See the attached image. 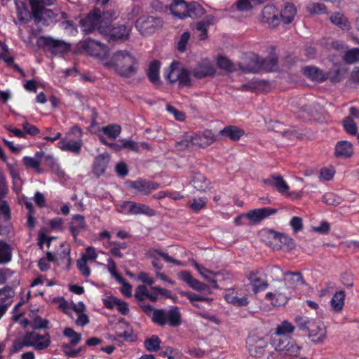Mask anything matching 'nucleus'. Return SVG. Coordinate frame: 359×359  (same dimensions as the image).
<instances>
[{"mask_svg": "<svg viewBox=\"0 0 359 359\" xmlns=\"http://www.w3.org/2000/svg\"><path fill=\"white\" fill-rule=\"evenodd\" d=\"M269 344L271 346L278 351H284L287 347V343L290 341V337L283 336L276 333L270 332L269 334Z\"/></svg>", "mask_w": 359, "mask_h": 359, "instance_id": "nucleus-23", "label": "nucleus"}, {"mask_svg": "<svg viewBox=\"0 0 359 359\" xmlns=\"http://www.w3.org/2000/svg\"><path fill=\"white\" fill-rule=\"evenodd\" d=\"M107 163L103 157H97L93 164V172L97 177L101 176L105 171Z\"/></svg>", "mask_w": 359, "mask_h": 359, "instance_id": "nucleus-49", "label": "nucleus"}, {"mask_svg": "<svg viewBox=\"0 0 359 359\" xmlns=\"http://www.w3.org/2000/svg\"><path fill=\"white\" fill-rule=\"evenodd\" d=\"M96 48L104 50L106 46L100 41L93 40L90 37L84 40L82 43V48L92 55H98L100 54L99 52L97 51Z\"/></svg>", "mask_w": 359, "mask_h": 359, "instance_id": "nucleus-35", "label": "nucleus"}, {"mask_svg": "<svg viewBox=\"0 0 359 359\" xmlns=\"http://www.w3.org/2000/svg\"><path fill=\"white\" fill-rule=\"evenodd\" d=\"M161 340L158 336L154 334L144 340V347L149 351H156L160 348Z\"/></svg>", "mask_w": 359, "mask_h": 359, "instance_id": "nucleus-46", "label": "nucleus"}, {"mask_svg": "<svg viewBox=\"0 0 359 359\" xmlns=\"http://www.w3.org/2000/svg\"><path fill=\"white\" fill-rule=\"evenodd\" d=\"M189 3L184 0H174L170 6L171 13L180 19L187 18Z\"/></svg>", "mask_w": 359, "mask_h": 359, "instance_id": "nucleus-24", "label": "nucleus"}, {"mask_svg": "<svg viewBox=\"0 0 359 359\" xmlns=\"http://www.w3.org/2000/svg\"><path fill=\"white\" fill-rule=\"evenodd\" d=\"M330 20L332 24L337 26L343 30H349L351 29V23L347 18L340 12H337L330 15Z\"/></svg>", "mask_w": 359, "mask_h": 359, "instance_id": "nucleus-33", "label": "nucleus"}, {"mask_svg": "<svg viewBox=\"0 0 359 359\" xmlns=\"http://www.w3.org/2000/svg\"><path fill=\"white\" fill-rule=\"evenodd\" d=\"M192 73L195 78L200 79L214 75L215 69L209 60H204L198 64V65L193 69Z\"/></svg>", "mask_w": 359, "mask_h": 359, "instance_id": "nucleus-18", "label": "nucleus"}, {"mask_svg": "<svg viewBox=\"0 0 359 359\" xmlns=\"http://www.w3.org/2000/svg\"><path fill=\"white\" fill-rule=\"evenodd\" d=\"M290 225L294 233H297L303 229V220L299 217H293L290 222Z\"/></svg>", "mask_w": 359, "mask_h": 359, "instance_id": "nucleus-63", "label": "nucleus"}, {"mask_svg": "<svg viewBox=\"0 0 359 359\" xmlns=\"http://www.w3.org/2000/svg\"><path fill=\"white\" fill-rule=\"evenodd\" d=\"M284 280L285 283L282 286H285L288 290L305 284L304 277L300 272H286L284 274Z\"/></svg>", "mask_w": 359, "mask_h": 359, "instance_id": "nucleus-19", "label": "nucleus"}, {"mask_svg": "<svg viewBox=\"0 0 359 359\" xmlns=\"http://www.w3.org/2000/svg\"><path fill=\"white\" fill-rule=\"evenodd\" d=\"M59 148L63 151H69L75 154H79L81 151V144L76 141L62 140L58 142Z\"/></svg>", "mask_w": 359, "mask_h": 359, "instance_id": "nucleus-44", "label": "nucleus"}, {"mask_svg": "<svg viewBox=\"0 0 359 359\" xmlns=\"http://www.w3.org/2000/svg\"><path fill=\"white\" fill-rule=\"evenodd\" d=\"M278 212V209L271 208H262L250 210L245 214V217L253 224L260 223L264 219Z\"/></svg>", "mask_w": 359, "mask_h": 359, "instance_id": "nucleus-14", "label": "nucleus"}, {"mask_svg": "<svg viewBox=\"0 0 359 359\" xmlns=\"http://www.w3.org/2000/svg\"><path fill=\"white\" fill-rule=\"evenodd\" d=\"M121 128L117 124H109L102 128V132L110 138H116L121 133Z\"/></svg>", "mask_w": 359, "mask_h": 359, "instance_id": "nucleus-50", "label": "nucleus"}, {"mask_svg": "<svg viewBox=\"0 0 359 359\" xmlns=\"http://www.w3.org/2000/svg\"><path fill=\"white\" fill-rule=\"evenodd\" d=\"M12 252L10 245L0 241V264H6L11 261Z\"/></svg>", "mask_w": 359, "mask_h": 359, "instance_id": "nucleus-42", "label": "nucleus"}, {"mask_svg": "<svg viewBox=\"0 0 359 359\" xmlns=\"http://www.w3.org/2000/svg\"><path fill=\"white\" fill-rule=\"evenodd\" d=\"M262 21L273 26L278 25V11L275 6L271 5L264 6L262 12Z\"/></svg>", "mask_w": 359, "mask_h": 359, "instance_id": "nucleus-27", "label": "nucleus"}, {"mask_svg": "<svg viewBox=\"0 0 359 359\" xmlns=\"http://www.w3.org/2000/svg\"><path fill=\"white\" fill-rule=\"evenodd\" d=\"M194 266L201 276L205 279L210 283H216L215 280L212 276V275H214V273L212 271L207 269L205 267L201 266L196 262L194 263Z\"/></svg>", "mask_w": 359, "mask_h": 359, "instance_id": "nucleus-54", "label": "nucleus"}, {"mask_svg": "<svg viewBox=\"0 0 359 359\" xmlns=\"http://www.w3.org/2000/svg\"><path fill=\"white\" fill-rule=\"evenodd\" d=\"M116 18V13L114 9L94 8L86 18L80 20L79 25L85 34L93 32L95 29L102 34L109 36V41H125L130 34V28L125 25H114L111 22Z\"/></svg>", "mask_w": 359, "mask_h": 359, "instance_id": "nucleus-1", "label": "nucleus"}, {"mask_svg": "<svg viewBox=\"0 0 359 359\" xmlns=\"http://www.w3.org/2000/svg\"><path fill=\"white\" fill-rule=\"evenodd\" d=\"M313 320L306 316H298L295 318L294 322L300 330L308 332Z\"/></svg>", "mask_w": 359, "mask_h": 359, "instance_id": "nucleus-48", "label": "nucleus"}, {"mask_svg": "<svg viewBox=\"0 0 359 359\" xmlns=\"http://www.w3.org/2000/svg\"><path fill=\"white\" fill-rule=\"evenodd\" d=\"M133 201H125L120 204L116 205V210L119 213L124 215H131L133 209Z\"/></svg>", "mask_w": 359, "mask_h": 359, "instance_id": "nucleus-59", "label": "nucleus"}, {"mask_svg": "<svg viewBox=\"0 0 359 359\" xmlns=\"http://www.w3.org/2000/svg\"><path fill=\"white\" fill-rule=\"evenodd\" d=\"M247 278L250 280L254 294L264 291L269 285L266 275L259 270L250 271Z\"/></svg>", "mask_w": 359, "mask_h": 359, "instance_id": "nucleus-9", "label": "nucleus"}, {"mask_svg": "<svg viewBox=\"0 0 359 359\" xmlns=\"http://www.w3.org/2000/svg\"><path fill=\"white\" fill-rule=\"evenodd\" d=\"M308 336L313 343L323 342L327 336L324 323L320 320H313L308 331Z\"/></svg>", "mask_w": 359, "mask_h": 359, "instance_id": "nucleus-15", "label": "nucleus"}, {"mask_svg": "<svg viewBox=\"0 0 359 359\" xmlns=\"http://www.w3.org/2000/svg\"><path fill=\"white\" fill-rule=\"evenodd\" d=\"M344 60L347 64H353L359 61V48H353L347 50L344 54Z\"/></svg>", "mask_w": 359, "mask_h": 359, "instance_id": "nucleus-51", "label": "nucleus"}, {"mask_svg": "<svg viewBox=\"0 0 359 359\" xmlns=\"http://www.w3.org/2000/svg\"><path fill=\"white\" fill-rule=\"evenodd\" d=\"M149 294V291L147 287L144 285H139L135 292V298L140 302L138 305L141 303H144V299H147Z\"/></svg>", "mask_w": 359, "mask_h": 359, "instance_id": "nucleus-55", "label": "nucleus"}, {"mask_svg": "<svg viewBox=\"0 0 359 359\" xmlns=\"http://www.w3.org/2000/svg\"><path fill=\"white\" fill-rule=\"evenodd\" d=\"M192 144L195 147L205 148L213 144L217 138L211 130H205L201 134H195L192 135Z\"/></svg>", "mask_w": 359, "mask_h": 359, "instance_id": "nucleus-16", "label": "nucleus"}, {"mask_svg": "<svg viewBox=\"0 0 359 359\" xmlns=\"http://www.w3.org/2000/svg\"><path fill=\"white\" fill-rule=\"evenodd\" d=\"M192 304L194 306L198 307L197 302H208L209 299L202 297L192 292H187L184 294Z\"/></svg>", "mask_w": 359, "mask_h": 359, "instance_id": "nucleus-58", "label": "nucleus"}, {"mask_svg": "<svg viewBox=\"0 0 359 359\" xmlns=\"http://www.w3.org/2000/svg\"><path fill=\"white\" fill-rule=\"evenodd\" d=\"M264 182L265 184H269L273 189L278 191L282 195L290 196L293 198H296L299 196V194L297 191L291 193L288 192L289 185L287 184L286 181H264Z\"/></svg>", "mask_w": 359, "mask_h": 359, "instance_id": "nucleus-28", "label": "nucleus"}, {"mask_svg": "<svg viewBox=\"0 0 359 359\" xmlns=\"http://www.w3.org/2000/svg\"><path fill=\"white\" fill-rule=\"evenodd\" d=\"M179 85L190 87L191 86L190 73L187 69H182L179 74Z\"/></svg>", "mask_w": 359, "mask_h": 359, "instance_id": "nucleus-57", "label": "nucleus"}, {"mask_svg": "<svg viewBox=\"0 0 359 359\" xmlns=\"http://www.w3.org/2000/svg\"><path fill=\"white\" fill-rule=\"evenodd\" d=\"M269 343L267 338L252 335L248 338L247 344L250 355L253 358H262L266 352Z\"/></svg>", "mask_w": 359, "mask_h": 359, "instance_id": "nucleus-8", "label": "nucleus"}, {"mask_svg": "<svg viewBox=\"0 0 359 359\" xmlns=\"http://www.w3.org/2000/svg\"><path fill=\"white\" fill-rule=\"evenodd\" d=\"M217 21V17L214 15H207L203 20L196 23V29L200 32V40H205L208 38V27L214 25Z\"/></svg>", "mask_w": 359, "mask_h": 359, "instance_id": "nucleus-20", "label": "nucleus"}, {"mask_svg": "<svg viewBox=\"0 0 359 359\" xmlns=\"http://www.w3.org/2000/svg\"><path fill=\"white\" fill-rule=\"evenodd\" d=\"M343 126L346 132L350 135H357V125L352 117H346L343 121Z\"/></svg>", "mask_w": 359, "mask_h": 359, "instance_id": "nucleus-53", "label": "nucleus"}, {"mask_svg": "<svg viewBox=\"0 0 359 359\" xmlns=\"http://www.w3.org/2000/svg\"><path fill=\"white\" fill-rule=\"evenodd\" d=\"M86 259L80 258L76 261V266L81 273L86 278L90 276L91 270L87 264Z\"/></svg>", "mask_w": 359, "mask_h": 359, "instance_id": "nucleus-56", "label": "nucleus"}, {"mask_svg": "<svg viewBox=\"0 0 359 359\" xmlns=\"http://www.w3.org/2000/svg\"><path fill=\"white\" fill-rule=\"evenodd\" d=\"M14 295V291L11 287L5 286L0 289V303L5 304L6 302Z\"/></svg>", "mask_w": 359, "mask_h": 359, "instance_id": "nucleus-60", "label": "nucleus"}, {"mask_svg": "<svg viewBox=\"0 0 359 359\" xmlns=\"http://www.w3.org/2000/svg\"><path fill=\"white\" fill-rule=\"evenodd\" d=\"M180 71L175 68V63L172 62L169 68V72L166 76V79L172 83L179 80Z\"/></svg>", "mask_w": 359, "mask_h": 359, "instance_id": "nucleus-62", "label": "nucleus"}, {"mask_svg": "<svg viewBox=\"0 0 359 359\" xmlns=\"http://www.w3.org/2000/svg\"><path fill=\"white\" fill-rule=\"evenodd\" d=\"M107 65L113 68L116 73L123 78L134 76L138 72V59L128 50L115 52Z\"/></svg>", "mask_w": 359, "mask_h": 359, "instance_id": "nucleus-3", "label": "nucleus"}, {"mask_svg": "<svg viewBox=\"0 0 359 359\" xmlns=\"http://www.w3.org/2000/svg\"><path fill=\"white\" fill-rule=\"evenodd\" d=\"M224 299L228 303L237 307L246 306L250 303L246 285L226 290Z\"/></svg>", "mask_w": 359, "mask_h": 359, "instance_id": "nucleus-6", "label": "nucleus"}, {"mask_svg": "<svg viewBox=\"0 0 359 359\" xmlns=\"http://www.w3.org/2000/svg\"><path fill=\"white\" fill-rule=\"evenodd\" d=\"M303 74L311 79L317 82H323L326 80L325 74L323 70L314 66H306L302 69Z\"/></svg>", "mask_w": 359, "mask_h": 359, "instance_id": "nucleus-30", "label": "nucleus"}, {"mask_svg": "<svg viewBox=\"0 0 359 359\" xmlns=\"http://www.w3.org/2000/svg\"><path fill=\"white\" fill-rule=\"evenodd\" d=\"M302 348V347L291 337L290 341L287 343V347L285 348L283 353L286 358L294 359L300 355Z\"/></svg>", "mask_w": 359, "mask_h": 359, "instance_id": "nucleus-32", "label": "nucleus"}, {"mask_svg": "<svg viewBox=\"0 0 359 359\" xmlns=\"http://www.w3.org/2000/svg\"><path fill=\"white\" fill-rule=\"evenodd\" d=\"M161 62L158 60H153L149 65L147 71V75L149 81L154 85H159L161 83L159 79V69Z\"/></svg>", "mask_w": 359, "mask_h": 359, "instance_id": "nucleus-31", "label": "nucleus"}, {"mask_svg": "<svg viewBox=\"0 0 359 359\" xmlns=\"http://www.w3.org/2000/svg\"><path fill=\"white\" fill-rule=\"evenodd\" d=\"M290 297V292L285 286L279 287L274 292H269L266 294L265 298L269 300L274 306L285 305Z\"/></svg>", "mask_w": 359, "mask_h": 359, "instance_id": "nucleus-11", "label": "nucleus"}, {"mask_svg": "<svg viewBox=\"0 0 359 359\" xmlns=\"http://www.w3.org/2000/svg\"><path fill=\"white\" fill-rule=\"evenodd\" d=\"M297 13L296 8L294 4H287L281 11L280 16L285 24H290L294 19Z\"/></svg>", "mask_w": 359, "mask_h": 359, "instance_id": "nucleus-40", "label": "nucleus"}, {"mask_svg": "<svg viewBox=\"0 0 359 359\" xmlns=\"http://www.w3.org/2000/svg\"><path fill=\"white\" fill-rule=\"evenodd\" d=\"M63 334L72 339L69 343L71 346L76 345L81 340V334L76 332L71 327H66L63 331Z\"/></svg>", "mask_w": 359, "mask_h": 359, "instance_id": "nucleus-52", "label": "nucleus"}, {"mask_svg": "<svg viewBox=\"0 0 359 359\" xmlns=\"http://www.w3.org/2000/svg\"><path fill=\"white\" fill-rule=\"evenodd\" d=\"M139 306L158 326L164 327L168 325L172 327H177L182 325V316L177 306H174L169 310L154 309L151 305L147 303H141Z\"/></svg>", "mask_w": 359, "mask_h": 359, "instance_id": "nucleus-2", "label": "nucleus"}, {"mask_svg": "<svg viewBox=\"0 0 359 359\" xmlns=\"http://www.w3.org/2000/svg\"><path fill=\"white\" fill-rule=\"evenodd\" d=\"M126 184L135 194L141 195H147L159 187L158 183L151 181H126Z\"/></svg>", "mask_w": 359, "mask_h": 359, "instance_id": "nucleus-13", "label": "nucleus"}, {"mask_svg": "<svg viewBox=\"0 0 359 359\" xmlns=\"http://www.w3.org/2000/svg\"><path fill=\"white\" fill-rule=\"evenodd\" d=\"M25 347H34L37 351L47 348L50 344V334L42 335L35 332H27L22 338Z\"/></svg>", "mask_w": 359, "mask_h": 359, "instance_id": "nucleus-7", "label": "nucleus"}, {"mask_svg": "<svg viewBox=\"0 0 359 359\" xmlns=\"http://www.w3.org/2000/svg\"><path fill=\"white\" fill-rule=\"evenodd\" d=\"M178 278L185 282L189 287L198 291L204 290L207 285L194 278L188 271H182L178 273Z\"/></svg>", "mask_w": 359, "mask_h": 359, "instance_id": "nucleus-21", "label": "nucleus"}, {"mask_svg": "<svg viewBox=\"0 0 359 359\" xmlns=\"http://www.w3.org/2000/svg\"><path fill=\"white\" fill-rule=\"evenodd\" d=\"M162 25V20L154 16H142L136 21V27L143 34L154 32L157 27Z\"/></svg>", "mask_w": 359, "mask_h": 359, "instance_id": "nucleus-10", "label": "nucleus"}, {"mask_svg": "<svg viewBox=\"0 0 359 359\" xmlns=\"http://www.w3.org/2000/svg\"><path fill=\"white\" fill-rule=\"evenodd\" d=\"M239 69L244 73H258L261 71L260 57L257 55L252 57L248 63L244 66L238 64Z\"/></svg>", "mask_w": 359, "mask_h": 359, "instance_id": "nucleus-34", "label": "nucleus"}, {"mask_svg": "<svg viewBox=\"0 0 359 359\" xmlns=\"http://www.w3.org/2000/svg\"><path fill=\"white\" fill-rule=\"evenodd\" d=\"M131 215H144L147 216L155 215V210L148 205L133 201Z\"/></svg>", "mask_w": 359, "mask_h": 359, "instance_id": "nucleus-41", "label": "nucleus"}, {"mask_svg": "<svg viewBox=\"0 0 359 359\" xmlns=\"http://www.w3.org/2000/svg\"><path fill=\"white\" fill-rule=\"evenodd\" d=\"M253 9V4L251 0H237L229 8H225L224 12L234 13L236 12L247 13Z\"/></svg>", "mask_w": 359, "mask_h": 359, "instance_id": "nucleus-29", "label": "nucleus"}, {"mask_svg": "<svg viewBox=\"0 0 359 359\" xmlns=\"http://www.w3.org/2000/svg\"><path fill=\"white\" fill-rule=\"evenodd\" d=\"M193 140L192 135L185 133L182 140L175 142V147L178 151L192 149L194 148V144H192Z\"/></svg>", "mask_w": 359, "mask_h": 359, "instance_id": "nucleus-38", "label": "nucleus"}, {"mask_svg": "<svg viewBox=\"0 0 359 359\" xmlns=\"http://www.w3.org/2000/svg\"><path fill=\"white\" fill-rule=\"evenodd\" d=\"M267 236L273 240L271 243H274L276 249H281L284 246L290 250L295 248L294 241L285 234L269 229L267 231Z\"/></svg>", "mask_w": 359, "mask_h": 359, "instance_id": "nucleus-12", "label": "nucleus"}, {"mask_svg": "<svg viewBox=\"0 0 359 359\" xmlns=\"http://www.w3.org/2000/svg\"><path fill=\"white\" fill-rule=\"evenodd\" d=\"M261 71L272 72L277 68L278 57L272 55L266 58L260 57Z\"/></svg>", "mask_w": 359, "mask_h": 359, "instance_id": "nucleus-37", "label": "nucleus"}, {"mask_svg": "<svg viewBox=\"0 0 359 359\" xmlns=\"http://www.w3.org/2000/svg\"><path fill=\"white\" fill-rule=\"evenodd\" d=\"M87 224L85 220V217L80 215L76 214L72 217V221L69 224V230L74 238L75 243L77 242V237L79 234L86 230Z\"/></svg>", "mask_w": 359, "mask_h": 359, "instance_id": "nucleus-17", "label": "nucleus"}, {"mask_svg": "<svg viewBox=\"0 0 359 359\" xmlns=\"http://www.w3.org/2000/svg\"><path fill=\"white\" fill-rule=\"evenodd\" d=\"M294 328V326L291 323L287 320H284L278 325L275 330H271L270 332L280 335L287 336V334L293 332Z\"/></svg>", "mask_w": 359, "mask_h": 359, "instance_id": "nucleus-45", "label": "nucleus"}, {"mask_svg": "<svg viewBox=\"0 0 359 359\" xmlns=\"http://www.w3.org/2000/svg\"><path fill=\"white\" fill-rule=\"evenodd\" d=\"M345 292L342 290L336 292L331 300V306L335 311H340L344 305Z\"/></svg>", "mask_w": 359, "mask_h": 359, "instance_id": "nucleus-43", "label": "nucleus"}, {"mask_svg": "<svg viewBox=\"0 0 359 359\" xmlns=\"http://www.w3.org/2000/svg\"><path fill=\"white\" fill-rule=\"evenodd\" d=\"M188 8L187 17L192 19L201 18L206 13L205 9L196 1L189 2Z\"/></svg>", "mask_w": 359, "mask_h": 359, "instance_id": "nucleus-36", "label": "nucleus"}, {"mask_svg": "<svg viewBox=\"0 0 359 359\" xmlns=\"http://www.w3.org/2000/svg\"><path fill=\"white\" fill-rule=\"evenodd\" d=\"M219 134L224 139L229 138L232 141H238L245 134V131L235 126H228L220 130Z\"/></svg>", "mask_w": 359, "mask_h": 359, "instance_id": "nucleus-26", "label": "nucleus"}, {"mask_svg": "<svg viewBox=\"0 0 359 359\" xmlns=\"http://www.w3.org/2000/svg\"><path fill=\"white\" fill-rule=\"evenodd\" d=\"M48 320L36 316L31 323V327L34 330L45 329L48 327Z\"/></svg>", "mask_w": 359, "mask_h": 359, "instance_id": "nucleus-61", "label": "nucleus"}, {"mask_svg": "<svg viewBox=\"0 0 359 359\" xmlns=\"http://www.w3.org/2000/svg\"><path fill=\"white\" fill-rule=\"evenodd\" d=\"M30 8L33 10L34 22L35 25L42 24L44 26L57 22L60 11L58 9H49L40 5L38 0H29Z\"/></svg>", "mask_w": 359, "mask_h": 359, "instance_id": "nucleus-4", "label": "nucleus"}, {"mask_svg": "<svg viewBox=\"0 0 359 359\" xmlns=\"http://www.w3.org/2000/svg\"><path fill=\"white\" fill-rule=\"evenodd\" d=\"M335 174V169L333 166L323 168L320 170V177L323 180H332Z\"/></svg>", "mask_w": 359, "mask_h": 359, "instance_id": "nucleus-64", "label": "nucleus"}, {"mask_svg": "<svg viewBox=\"0 0 359 359\" xmlns=\"http://www.w3.org/2000/svg\"><path fill=\"white\" fill-rule=\"evenodd\" d=\"M217 65L219 69L228 72H233L237 70L236 65L224 56H219L217 57Z\"/></svg>", "mask_w": 359, "mask_h": 359, "instance_id": "nucleus-47", "label": "nucleus"}, {"mask_svg": "<svg viewBox=\"0 0 359 359\" xmlns=\"http://www.w3.org/2000/svg\"><path fill=\"white\" fill-rule=\"evenodd\" d=\"M40 48H46L52 54L62 55L70 51L72 45L63 40L51 36H40L36 41Z\"/></svg>", "mask_w": 359, "mask_h": 359, "instance_id": "nucleus-5", "label": "nucleus"}, {"mask_svg": "<svg viewBox=\"0 0 359 359\" xmlns=\"http://www.w3.org/2000/svg\"><path fill=\"white\" fill-rule=\"evenodd\" d=\"M17 16L18 20L22 23H28L31 20H34L33 10L29 11L26 4L22 1H15V2Z\"/></svg>", "mask_w": 359, "mask_h": 359, "instance_id": "nucleus-22", "label": "nucleus"}, {"mask_svg": "<svg viewBox=\"0 0 359 359\" xmlns=\"http://www.w3.org/2000/svg\"><path fill=\"white\" fill-rule=\"evenodd\" d=\"M334 154L337 157L350 158L353 154V144L348 141H339L335 146Z\"/></svg>", "mask_w": 359, "mask_h": 359, "instance_id": "nucleus-25", "label": "nucleus"}, {"mask_svg": "<svg viewBox=\"0 0 359 359\" xmlns=\"http://www.w3.org/2000/svg\"><path fill=\"white\" fill-rule=\"evenodd\" d=\"M41 158V153L37 152L35 158L25 156L23 158L22 162L26 168L35 169L37 172L40 173L42 171L39 168Z\"/></svg>", "mask_w": 359, "mask_h": 359, "instance_id": "nucleus-39", "label": "nucleus"}]
</instances>
